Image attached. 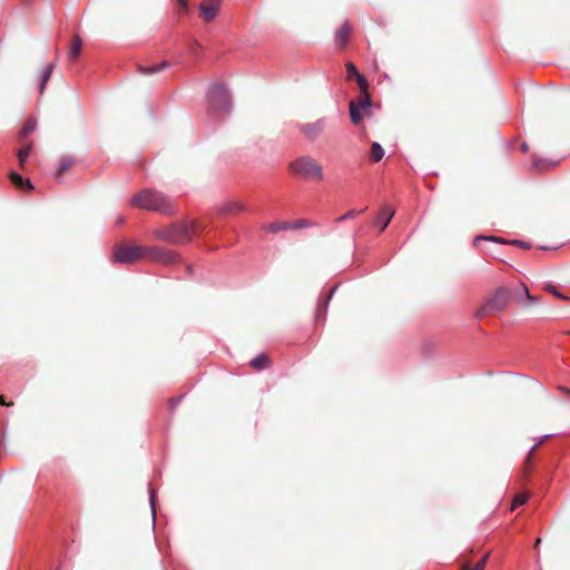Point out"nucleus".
<instances>
[{
    "label": "nucleus",
    "instance_id": "nucleus-22",
    "mask_svg": "<svg viewBox=\"0 0 570 570\" xmlns=\"http://www.w3.org/2000/svg\"><path fill=\"white\" fill-rule=\"evenodd\" d=\"M250 365L258 371H262L269 365V360L265 354H259L250 361Z\"/></svg>",
    "mask_w": 570,
    "mask_h": 570
},
{
    "label": "nucleus",
    "instance_id": "nucleus-27",
    "mask_svg": "<svg viewBox=\"0 0 570 570\" xmlns=\"http://www.w3.org/2000/svg\"><path fill=\"white\" fill-rule=\"evenodd\" d=\"M366 209H367L366 207H365V208H363V209H360V210H357V209H351V210L346 212L343 216L338 217V218L336 219V222H337V223H342V222H344V220H346V219L354 218V217H356L357 215H360V214L364 213Z\"/></svg>",
    "mask_w": 570,
    "mask_h": 570
},
{
    "label": "nucleus",
    "instance_id": "nucleus-1",
    "mask_svg": "<svg viewBox=\"0 0 570 570\" xmlns=\"http://www.w3.org/2000/svg\"><path fill=\"white\" fill-rule=\"evenodd\" d=\"M131 205L140 209L168 214L171 210L169 199L161 193L154 189H142L131 198Z\"/></svg>",
    "mask_w": 570,
    "mask_h": 570
},
{
    "label": "nucleus",
    "instance_id": "nucleus-5",
    "mask_svg": "<svg viewBox=\"0 0 570 570\" xmlns=\"http://www.w3.org/2000/svg\"><path fill=\"white\" fill-rule=\"evenodd\" d=\"M510 293L505 287H499L493 296L489 298L475 313L478 318L503 311L509 302Z\"/></svg>",
    "mask_w": 570,
    "mask_h": 570
},
{
    "label": "nucleus",
    "instance_id": "nucleus-20",
    "mask_svg": "<svg viewBox=\"0 0 570 570\" xmlns=\"http://www.w3.org/2000/svg\"><path fill=\"white\" fill-rule=\"evenodd\" d=\"M289 227H292V225L286 222H276V223L263 225V229H265L269 233H273V234H276L281 230L289 229Z\"/></svg>",
    "mask_w": 570,
    "mask_h": 570
},
{
    "label": "nucleus",
    "instance_id": "nucleus-18",
    "mask_svg": "<svg viewBox=\"0 0 570 570\" xmlns=\"http://www.w3.org/2000/svg\"><path fill=\"white\" fill-rule=\"evenodd\" d=\"M53 69H55V63H49L43 69L41 78H40V81H39V92L40 94H43V91L46 89V86H47V82L49 81V79H50V77L52 75Z\"/></svg>",
    "mask_w": 570,
    "mask_h": 570
},
{
    "label": "nucleus",
    "instance_id": "nucleus-4",
    "mask_svg": "<svg viewBox=\"0 0 570 570\" xmlns=\"http://www.w3.org/2000/svg\"><path fill=\"white\" fill-rule=\"evenodd\" d=\"M209 110L214 115L227 114L232 110V97L228 90L220 83L214 82L207 91Z\"/></svg>",
    "mask_w": 570,
    "mask_h": 570
},
{
    "label": "nucleus",
    "instance_id": "nucleus-29",
    "mask_svg": "<svg viewBox=\"0 0 570 570\" xmlns=\"http://www.w3.org/2000/svg\"><path fill=\"white\" fill-rule=\"evenodd\" d=\"M346 72H347V79L358 78L361 73L358 72L357 68L352 63H346Z\"/></svg>",
    "mask_w": 570,
    "mask_h": 570
},
{
    "label": "nucleus",
    "instance_id": "nucleus-23",
    "mask_svg": "<svg viewBox=\"0 0 570 570\" xmlns=\"http://www.w3.org/2000/svg\"><path fill=\"white\" fill-rule=\"evenodd\" d=\"M168 67H169V63L166 61H163L160 63H156L150 67H140V72H142L145 75H153V73L159 72Z\"/></svg>",
    "mask_w": 570,
    "mask_h": 570
},
{
    "label": "nucleus",
    "instance_id": "nucleus-40",
    "mask_svg": "<svg viewBox=\"0 0 570 570\" xmlns=\"http://www.w3.org/2000/svg\"><path fill=\"white\" fill-rule=\"evenodd\" d=\"M116 222H117L118 225H122L125 223V217L124 216H118Z\"/></svg>",
    "mask_w": 570,
    "mask_h": 570
},
{
    "label": "nucleus",
    "instance_id": "nucleus-30",
    "mask_svg": "<svg viewBox=\"0 0 570 570\" xmlns=\"http://www.w3.org/2000/svg\"><path fill=\"white\" fill-rule=\"evenodd\" d=\"M149 504H150V509H151V517H153V521H155V514H156V511H155V504H156V492H155V490L151 488V485H149Z\"/></svg>",
    "mask_w": 570,
    "mask_h": 570
},
{
    "label": "nucleus",
    "instance_id": "nucleus-43",
    "mask_svg": "<svg viewBox=\"0 0 570 570\" xmlns=\"http://www.w3.org/2000/svg\"><path fill=\"white\" fill-rule=\"evenodd\" d=\"M463 570H474V569H471L469 566H464Z\"/></svg>",
    "mask_w": 570,
    "mask_h": 570
},
{
    "label": "nucleus",
    "instance_id": "nucleus-39",
    "mask_svg": "<svg viewBox=\"0 0 570 570\" xmlns=\"http://www.w3.org/2000/svg\"><path fill=\"white\" fill-rule=\"evenodd\" d=\"M183 396H179V397H176V399H171L170 400V404H171V407H175L179 404V402L181 401Z\"/></svg>",
    "mask_w": 570,
    "mask_h": 570
},
{
    "label": "nucleus",
    "instance_id": "nucleus-17",
    "mask_svg": "<svg viewBox=\"0 0 570 570\" xmlns=\"http://www.w3.org/2000/svg\"><path fill=\"white\" fill-rule=\"evenodd\" d=\"M350 36L348 23L345 22L335 33V41L338 46L344 47Z\"/></svg>",
    "mask_w": 570,
    "mask_h": 570
},
{
    "label": "nucleus",
    "instance_id": "nucleus-24",
    "mask_svg": "<svg viewBox=\"0 0 570 570\" xmlns=\"http://www.w3.org/2000/svg\"><path fill=\"white\" fill-rule=\"evenodd\" d=\"M81 46H82L81 38L79 36H76L73 39V45L68 53V57L70 60H76L78 58V56L80 55Z\"/></svg>",
    "mask_w": 570,
    "mask_h": 570
},
{
    "label": "nucleus",
    "instance_id": "nucleus-44",
    "mask_svg": "<svg viewBox=\"0 0 570 570\" xmlns=\"http://www.w3.org/2000/svg\"><path fill=\"white\" fill-rule=\"evenodd\" d=\"M186 268L188 269L189 273H191V266L190 265H186Z\"/></svg>",
    "mask_w": 570,
    "mask_h": 570
},
{
    "label": "nucleus",
    "instance_id": "nucleus-42",
    "mask_svg": "<svg viewBox=\"0 0 570 570\" xmlns=\"http://www.w3.org/2000/svg\"><path fill=\"white\" fill-rule=\"evenodd\" d=\"M521 149H522V151H527L528 150V145L525 142H523L522 146H521Z\"/></svg>",
    "mask_w": 570,
    "mask_h": 570
},
{
    "label": "nucleus",
    "instance_id": "nucleus-33",
    "mask_svg": "<svg viewBox=\"0 0 570 570\" xmlns=\"http://www.w3.org/2000/svg\"><path fill=\"white\" fill-rule=\"evenodd\" d=\"M291 225H292V227H289V229H299V228L308 227L311 224L306 219H298L294 224H291Z\"/></svg>",
    "mask_w": 570,
    "mask_h": 570
},
{
    "label": "nucleus",
    "instance_id": "nucleus-28",
    "mask_svg": "<svg viewBox=\"0 0 570 570\" xmlns=\"http://www.w3.org/2000/svg\"><path fill=\"white\" fill-rule=\"evenodd\" d=\"M556 165L557 163H548L546 159H535L533 161V166L539 170H547L548 168L553 167Z\"/></svg>",
    "mask_w": 570,
    "mask_h": 570
},
{
    "label": "nucleus",
    "instance_id": "nucleus-36",
    "mask_svg": "<svg viewBox=\"0 0 570 570\" xmlns=\"http://www.w3.org/2000/svg\"><path fill=\"white\" fill-rule=\"evenodd\" d=\"M550 434H546L541 436L540 441H538L532 448L530 449L529 455L537 449L538 445H540L546 439H548Z\"/></svg>",
    "mask_w": 570,
    "mask_h": 570
},
{
    "label": "nucleus",
    "instance_id": "nucleus-31",
    "mask_svg": "<svg viewBox=\"0 0 570 570\" xmlns=\"http://www.w3.org/2000/svg\"><path fill=\"white\" fill-rule=\"evenodd\" d=\"M528 500V495L527 494H519L514 498L513 500V503H512V510H514L515 508L520 507V505H523Z\"/></svg>",
    "mask_w": 570,
    "mask_h": 570
},
{
    "label": "nucleus",
    "instance_id": "nucleus-3",
    "mask_svg": "<svg viewBox=\"0 0 570 570\" xmlns=\"http://www.w3.org/2000/svg\"><path fill=\"white\" fill-rule=\"evenodd\" d=\"M196 225L177 223L155 232V236L169 244H181L188 242L195 233Z\"/></svg>",
    "mask_w": 570,
    "mask_h": 570
},
{
    "label": "nucleus",
    "instance_id": "nucleus-14",
    "mask_svg": "<svg viewBox=\"0 0 570 570\" xmlns=\"http://www.w3.org/2000/svg\"><path fill=\"white\" fill-rule=\"evenodd\" d=\"M73 158L71 156H63L60 160L59 168L55 171V177L58 181L61 180L62 175L72 166Z\"/></svg>",
    "mask_w": 570,
    "mask_h": 570
},
{
    "label": "nucleus",
    "instance_id": "nucleus-34",
    "mask_svg": "<svg viewBox=\"0 0 570 570\" xmlns=\"http://www.w3.org/2000/svg\"><path fill=\"white\" fill-rule=\"evenodd\" d=\"M546 291L550 292L556 297H559L561 299H567V296H564L561 292H559V289L557 287H554L553 285H547Z\"/></svg>",
    "mask_w": 570,
    "mask_h": 570
},
{
    "label": "nucleus",
    "instance_id": "nucleus-16",
    "mask_svg": "<svg viewBox=\"0 0 570 570\" xmlns=\"http://www.w3.org/2000/svg\"><path fill=\"white\" fill-rule=\"evenodd\" d=\"M335 291H336V286L332 287L331 291L328 292V294L326 295L324 303L323 304L318 303L317 308H316L317 321L325 317L326 312H327L328 302L331 301Z\"/></svg>",
    "mask_w": 570,
    "mask_h": 570
},
{
    "label": "nucleus",
    "instance_id": "nucleus-8",
    "mask_svg": "<svg viewBox=\"0 0 570 570\" xmlns=\"http://www.w3.org/2000/svg\"><path fill=\"white\" fill-rule=\"evenodd\" d=\"M326 124V118H318L314 122L299 124L297 128L306 140L314 141L324 132Z\"/></svg>",
    "mask_w": 570,
    "mask_h": 570
},
{
    "label": "nucleus",
    "instance_id": "nucleus-25",
    "mask_svg": "<svg viewBox=\"0 0 570 570\" xmlns=\"http://www.w3.org/2000/svg\"><path fill=\"white\" fill-rule=\"evenodd\" d=\"M36 127L37 120L35 118L28 119L22 129L20 130V137L26 138L36 129Z\"/></svg>",
    "mask_w": 570,
    "mask_h": 570
},
{
    "label": "nucleus",
    "instance_id": "nucleus-15",
    "mask_svg": "<svg viewBox=\"0 0 570 570\" xmlns=\"http://www.w3.org/2000/svg\"><path fill=\"white\" fill-rule=\"evenodd\" d=\"M10 179L14 184V186L22 188V189H33V186L28 178H23L21 175L11 171L10 173Z\"/></svg>",
    "mask_w": 570,
    "mask_h": 570
},
{
    "label": "nucleus",
    "instance_id": "nucleus-13",
    "mask_svg": "<svg viewBox=\"0 0 570 570\" xmlns=\"http://www.w3.org/2000/svg\"><path fill=\"white\" fill-rule=\"evenodd\" d=\"M520 287L521 292L517 295V302L520 305L528 307L539 302V298L537 296L531 295L528 287L524 284H521Z\"/></svg>",
    "mask_w": 570,
    "mask_h": 570
},
{
    "label": "nucleus",
    "instance_id": "nucleus-32",
    "mask_svg": "<svg viewBox=\"0 0 570 570\" xmlns=\"http://www.w3.org/2000/svg\"><path fill=\"white\" fill-rule=\"evenodd\" d=\"M356 81H357V83L360 86L361 91L364 95L363 97L368 95L367 94V80H366V78L363 75H361L358 78H356Z\"/></svg>",
    "mask_w": 570,
    "mask_h": 570
},
{
    "label": "nucleus",
    "instance_id": "nucleus-7",
    "mask_svg": "<svg viewBox=\"0 0 570 570\" xmlns=\"http://www.w3.org/2000/svg\"><path fill=\"white\" fill-rule=\"evenodd\" d=\"M146 259L165 265L177 264L180 262L176 252L158 246H147Z\"/></svg>",
    "mask_w": 570,
    "mask_h": 570
},
{
    "label": "nucleus",
    "instance_id": "nucleus-9",
    "mask_svg": "<svg viewBox=\"0 0 570 570\" xmlns=\"http://www.w3.org/2000/svg\"><path fill=\"white\" fill-rule=\"evenodd\" d=\"M371 98L368 95L365 97L360 98V100L356 101H350V118L353 124H358L362 118L363 114L361 112V109H363L365 112H368L371 109Z\"/></svg>",
    "mask_w": 570,
    "mask_h": 570
},
{
    "label": "nucleus",
    "instance_id": "nucleus-6",
    "mask_svg": "<svg viewBox=\"0 0 570 570\" xmlns=\"http://www.w3.org/2000/svg\"><path fill=\"white\" fill-rule=\"evenodd\" d=\"M147 246H122L119 245L114 250V259L116 263L129 264L139 258H146Z\"/></svg>",
    "mask_w": 570,
    "mask_h": 570
},
{
    "label": "nucleus",
    "instance_id": "nucleus-38",
    "mask_svg": "<svg viewBox=\"0 0 570 570\" xmlns=\"http://www.w3.org/2000/svg\"><path fill=\"white\" fill-rule=\"evenodd\" d=\"M177 2L179 3L180 9L183 11H187L188 10V2H187V0H177Z\"/></svg>",
    "mask_w": 570,
    "mask_h": 570
},
{
    "label": "nucleus",
    "instance_id": "nucleus-11",
    "mask_svg": "<svg viewBox=\"0 0 570 570\" xmlns=\"http://www.w3.org/2000/svg\"><path fill=\"white\" fill-rule=\"evenodd\" d=\"M395 214V210L393 207L389 204L384 205L376 219L374 220V225L380 227V230L383 232L392 220L393 216Z\"/></svg>",
    "mask_w": 570,
    "mask_h": 570
},
{
    "label": "nucleus",
    "instance_id": "nucleus-26",
    "mask_svg": "<svg viewBox=\"0 0 570 570\" xmlns=\"http://www.w3.org/2000/svg\"><path fill=\"white\" fill-rule=\"evenodd\" d=\"M31 148H32V145L30 144L27 147H24L18 151V154H17L18 161L21 167H23V165L27 163L30 151H31Z\"/></svg>",
    "mask_w": 570,
    "mask_h": 570
},
{
    "label": "nucleus",
    "instance_id": "nucleus-19",
    "mask_svg": "<svg viewBox=\"0 0 570 570\" xmlns=\"http://www.w3.org/2000/svg\"><path fill=\"white\" fill-rule=\"evenodd\" d=\"M244 210V206L238 202H227L226 204L222 205L219 208V212L224 215L226 214H233Z\"/></svg>",
    "mask_w": 570,
    "mask_h": 570
},
{
    "label": "nucleus",
    "instance_id": "nucleus-10",
    "mask_svg": "<svg viewBox=\"0 0 570 570\" xmlns=\"http://www.w3.org/2000/svg\"><path fill=\"white\" fill-rule=\"evenodd\" d=\"M222 0H204L199 6V11L206 22H210L216 18Z\"/></svg>",
    "mask_w": 570,
    "mask_h": 570
},
{
    "label": "nucleus",
    "instance_id": "nucleus-2",
    "mask_svg": "<svg viewBox=\"0 0 570 570\" xmlns=\"http://www.w3.org/2000/svg\"><path fill=\"white\" fill-rule=\"evenodd\" d=\"M289 171L305 180L321 181L324 179V173L322 166L317 160L311 156H301L291 161Z\"/></svg>",
    "mask_w": 570,
    "mask_h": 570
},
{
    "label": "nucleus",
    "instance_id": "nucleus-37",
    "mask_svg": "<svg viewBox=\"0 0 570 570\" xmlns=\"http://www.w3.org/2000/svg\"><path fill=\"white\" fill-rule=\"evenodd\" d=\"M199 47H200V45H199L198 42H196V41H195V42L190 46V48H189V53H190V55H193V56H195V55H196V51H197V49H198Z\"/></svg>",
    "mask_w": 570,
    "mask_h": 570
},
{
    "label": "nucleus",
    "instance_id": "nucleus-21",
    "mask_svg": "<svg viewBox=\"0 0 570 570\" xmlns=\"http://www.w3.org/2000/svg\"><path fill=\"white\" fill-rule=\"evenodd\" d=\"M384 157V149L381 144L373 141L371 145L370 158L374 163H379Z\"/></svg>",
    "mask_w": 570,
    "mask_h": 570
},
{
    "label": "nucleus",
    "instance_id": "nucleus-35",
    "mask_svg": "<svg viewBox=\"0 0 570 570\" xmlns=\"http://www.w3.org/2000/svg\"><path fill=\"white\" fill-rule=\"evenodd\" d=\"M488 562V556H484L473 568L474 570H484V567Z\"/></svg>",
    "mask_w": 570,
    "mask_h": 570
},
{
    "label": "nucleus",
    "instance_id": "nucleus-12",
    "mask_svg": "<svg viewBox=\"0 0 570 570\" xmlns=\"http://www.w3.org/2000/svg\"><path fill=\"white\" fill-rule=\"evenodd\" d=\"M482 240H488V242H493V243H499V244H511V245H515V246H519V247H522L525 249H529L531 247L530 243H527L524 240L513 239V240L508 242V240L497 237V236H483V235L476 236L474 238V244L478 245L479 242H482Z\"/></svg>",
    "mask_w": 570,
    "mask_h": 570
},
{
    "label": "nucleus",
    "instance_id": "nucleus-41",
    "mask_svg": "<svg viewBox=\"0 0 570 570\" xmlns=\"http://www.w3.org/2000/svg\"><path fill=\"white\" fill-rule=\"evenodd\" d=\"M0 404L3 405V406H8L9 405L8 403H6L4 397L2 395H0Z\"/></svg>",
    "mask_w": 570,
    "mask_h": 570
}]
</instances>
